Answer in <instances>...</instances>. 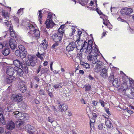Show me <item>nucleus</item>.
Wrapping results in <instances>:
<instances>
[{"label":"nucleus","instance_id":"obj_1","mask_svg":"<svg viewBox=\"0 0 134 134\" xmlns=\"http://www.w3.org/2000/svg\"><path fill=\"white\" fill-rule=\"evenodd\" d=\"M28 60L26 63H24L23 65H21V68L15 67V76H22L24 73L27 74L28 73V66H34L37 62L36 58L31 55H28L27 57Z\"/></svg>","mask_w":134,"mask_h":134},{"label":"nucleus","instance_id":"obj_2","mask_svg":"<svg viewBox=\"0 0 134 134\" xmlns=\"http://www.w3.org/2000/svg\"><path fill=\"white\" fill-rule=\"evenodd\" d=\"M91 51L89 53L87 58L88 60L93 64H95L97 61V56L99 50L96 47H93Z\"/></svg>","mask_w":134,"mask_h":134},{"label":"nucleus","instance_id":"obj_3","mask_svg":"<svg viewBox=\"0 0 134 134\" xmlns=\"http://www.w3.org/2000/svg\"><path fill=\"white\" fill-rule=\"evenodd\" d=\"M93 46V41L92 40H90L88 41V42L84 41V42L81 46L80 49L79 48L78 46L77 47V49L80 50V52L83 51V49H86V52L90 53V52L93 49V47H96Z\"/></svg>","mask_w":134,"mask_h":134},{"label":"nucleus","instance_id":"obj_4","mask_svg":"<svg viewBox=\"0 0 134 134\" xmlns=\"http://www.w3.org/2000/svg\"><path fill=\"white\" fill-rule=\"evenodd\" d=\"M25 84V82L24 81L22 80L19 81L17 86L18 89L20 90L22 93L25 92L27 90Z\"/></svg>","mask_w":134,"mask_h":134},{"label":"nucleus","instance_id":"obj_5","mask_svg":"<svg viewBox=\"0 0 134 134\" xmlns=\"http://www.w3.org/2000/svg\"><path fill=\"white\" fill-rule=\"evenodd\" d=\"M28 26L29 28L31 31L33 32V33L36 37H40V32L38 30L35 29L33 25L30 23L28 24Z\"/></svg>","mask_w":134,"mask_h":134},{"label":"nucleus","instance_id":"obj_6","mask_svg":"<svg viewBox=\"0 0 134 134\" xmlns=\"http://www.w3.org/2000/svg\"><path fill=\"white\" fill-rule=\"evenodd\" d=\"M126 95L130 99L134 98V88L132 87L125 91Z\"/></svg>","mask_w":134,"mask_h":134},{"label":"nucleus","instance_id":"obj_7","mask_svg":"<svg viewBox=\"0 0 134 134\" xmlns=\"http://www.w3.org/2000/svg\"><path fill=\"white\" fill-rule=\"evenodd\" d=\"M11 99L14 101L19 102L22 100V96L21 94H14L12 96Z\"/></svg>","mask_w":134,"mask_h":134},{"label":"nucleus","instance_id":"obj_8","mask_svg":"<svg viewBox=\"0 0 134 134\" xmlns=\"http://www.w3.org/2000/svg\"><path fill=\"white\" fill-rule=\"evenodd\" d=\"M63 36L61 34L58 33H55L52 36V38L55 42H60L62 39Z\"/></svg>","mask_w":134,"mask_h":134},{"label":"nucleus","instance_id":"obj_9","mask_svg":"<svg viewBox=\"0 0 134 134\" xmlns=\"http://www.w3.org/2000/svg\"><path fill=\"white\" fill-rule=\"evenodd\" d=\"M51 17H47V20L45 22V24L47 28H52L54 25L55 24L52 20Z\"/></svg>","mask_w":134,"mask_h":134},{"label":"nucleus","instance_id":"obj_10","mask_svg":"<svg viewBox=\"0 0 134 134\" xmlns=\"http://www.w3.org/2000/svg\"><path fill=\"white\" fill-rule=\"evenodd\" d=\"M76 42L74 41H72L70 42L68 45L66 47V50L68 52H70L73 51L75 48H77Z\"/></svg>","mask_w":134,"mask_h":134},{"label":"nucleus","instance_id":"obj_11","mask_svg":"<svg viewBox=\"0 0 134 134\" xmlns=\"http://www.w3.org/2000/svg\"><path fill=\"white\" fill-rule=\"evenodd\" d=\"M25 114L23 113H20L19 111L15 112L13 115L18 119H24L25 118Z\"/></svg>","mask_w":134,"mask_h":134},{"label":"nucleus","instance_id":"obj_12","mask_svg":"<svg viewBox=\"0 0 134 134\" xmlns=\"http://www.w3.org/2000/svg\"><path fill=\"white\" fill-rule=\"evenodd\" d=\"M95 64H96V65L94 70L95 72H98L100 71L101 68L103 66V63L102 62L98 61Z\"/></svg>","mask_w":134,"mask_h":134},{"label":"nucleus","instance_id":"obj_13","mask_svg":"<svg viewBox=\"0 0 134 134\" xmlns=\"http://www.w3.org/2000/svg\"><path fill=\"white\" fill-rule=\"evenodd\" d=\"M9 45L12 50L15 49L16 46V42L15 40L12 38L10 39L9 41Z\"/></svg>","mask_w":134,"mask_h":134},{"label":"nucleus","instance_id":"obj_14","mask_svg":"<svg viewBox=\"0 0 134 134\" xmlns=\"http://www.w3.org/2000/svg\"><path fill=\"white\" fill-rule=\"evenodd\" d=\"M15 70V68L14 69L13 67L10 66L9 67L7 68L6 73L9 76L13 75L15 76L14 74Z\"/></svg>","mask_w":134,"mask_h":134},{"label":"nucleus","instance_id":"obj_15","mask_svg":"<svg viewBox=\"0 0 134 134\" xmlns=\"http://www.w3.org/2000/svg\"><path fill=\"white\" fill-rule=\"evenodd\" d=\"M108 70L105 68L102 69L100 72V74L101 76L104 78H107L108 77Z\"/></svg>","mask_w":134,"mask_h":134},{"label":"nucleus","instance_id":"obj_16","mask_svg":"<svg viewBox=\"0 0 134 134\" xmlns=\"http://www.w3.org/2000/svg\"><path fill=\"white\" fill-rule=\"evenodd\" d=\"M24 63H25L24 62L23 63L21 60H20L16 59L13 62V64L16 66L15 67L20 68V66H21V65H23Z\"/></svg>","mask_w":134,"mask_h":134},{"label":"nucleus","instance_id":"obj_17","mask_svg":"<svg viewBox=\"0 0 134 134\" xmlns=\"http://www.w3.org/2000/svg\"><path fill=\"white\" fill-rule=\"evenodd\" d=\"M67 106L65 105L60 104L58 107V111L60 112L65 111L67 109Z\"/></svg>","mask_w":134,"mask_h":134},{"label":"nucleus","instance_id":"obj_18","mask_svg":"<svg viewBox=\"0 0 134 134\" xmlns=\"http://www.w3.org/2000/svg\"><path fill=\"white\" fill-rule=\"evenodd\" d=\"M14 122L12 121H9L6 124L7 129L9 130L13 129L14 128Z\"/></svg>","mask_w":134,"mask_h":134},{"label":"nucleus","instance_id":"obj_19","mask_svg":"<svg viewBox=\"0 0 134 134\" xmlns=\"http://www.w3.org/2000/svg\"><path fill=\"white\" fill-rule=\"evenodd\" d=\"M26 129L27 130V132L30 134H33L34 130L33 127L30 125H26Z\"/></svg>","mask_w":134,"mask_h":134},{"label":"nucleus","instance_id":"obj_20","mask_svg":"<svg viewBox=\"0 0 134 134\" xmlns=\"http://www.w3.org/2000/svg\"><path fill=\"white\" fill-rule=\"evenodd\" d=\"M1 14L3 17L8 19L9 18V13L6 10L2 9L1 11Z\"/></svg>","mask_w":134,"mask_h":134},{"label":"nucleus","instance_id":"obj_21","mask_svg":"<svg viewBox=\"0 0 134 134\" xmlns=\"http://www.w3.org/2000/svg\"><path fill=\"white\" fill-rule=\"evenodd\" d=\"M10 52V49L9 47H5L2 51V54L5 56L8 55Z\"/></svg>","mask_w":134,"mask_h":134},{"label":"nucleus","instance_id":"obj_22","mask_svg":"<svg viewBox=\"0 0 134 134\" xmlns=\"http://www.w3.org/2000/svg\"><path fill=\"white\" fill-rule=\"evenodd\" d=\"M113 86L115 87H120V82L118 81V79L117 78H115L114 80L112 82Z\"/></svg>","mask_w":134,"mask_h":134},{"label":"nucleus","instance_id":"obj_23","mask_svg":"<svg viewBox=\"0 0 134 134\" xmlns=\"http://www.w3.org/2000/svg\"><path fill=\"white\" fill-rule=\"evenodd\" d=\"M6 79V81L7 83H10L14 81L15 80L14 77L10 76Z\"/></svg>","mask_w":134,"mask_h":134},{"label":"nucleus","instance_id":"obj_24","mask_svg":"<svg viewBox=\"0 0 134 134\" xmlns=\"http://www.w3.org/2000/svg\"><path fill=\"white\" fill-rule=\"evenodd\" d=\"M127 85L126 82H124V83L121 84V87L120 88V90L122 91H124L125 90L128 89L127 88Z\"/></svg>","mask_w":134,"mask_h":134},{"label":"nucleus","instance_id":"obj_25","mask_svg":"<svg viewBox=\"0 0 134 134\" xmlns=\"http://www.w3.org/2000/svg\"><path fill=\"white\" fill-rule=\"evenodd\" d=\"M114 74L112 72L110 73V76L108 77V80L110 82H112L114 80Z\"/></svg>","mask_w":134,"mask_h":134},{"label":"nucleus","instance_id":"obj_26","mask_svg":"<svg viewBox=\"0 0 134 134\" xmlns=\"http://www.w3.org/2000/svg\"><path fill=\"white\" fill-rule=\"evenodd\" d=\"M105 124L110 129H111L113 127L111 122L109 120H105Z\"/></svg>","mask_w":134,"mask_h":134},{"label":"nucleus","instance_id":"obj_27","mask_svg":"<svg viewBox=\"0 0 134 134\" xmlns=\"http://www.w3.org/2000/svg\"><path fill=\"white\" fill-rule=\"evenodd\" d=\"M27 52L26 50L21 51L20 55V57L21 58H25L27 54Z\"/></svg>","mask_w":134,"mask_h":134},{"label":"nucleus","instance_id":"obj_28","mask_svg":"<svg viewBox=\"0 0 134 134\" xmlns=\"http://www.w3.org/2000/svg\"><path fill=\"white\" fill-rule=\"evenodd\" d=\"M8 30L9 31L11 36L13 38H15L16 37V36L15 35V32L13 30V27H10V28Z\"/></svg>","mask_w":134,"mask_h":134},{"label":"nucleus","instance_id":"obj_29","mask_svg":"<svg viewBox=\"0 0 134 134\" xmlns=\"http://www.w3.org/2000/svg\"><path fill=\"white\" fill-rule=\"evenodd\" d=\"M16 124L17 127L19 129L20 128V127H21V128L22 127H23L24 126V123L22 121H17Z\"/></svg>","mask_w":134,"mask_h":134},{"label":"nucleus","instance_id":"obj_30","mask_svg":"<svg viewBox=\"0 0 134 134\" xmlns=\"http://www.w3.org/2000/svg\"><path fill=\"white\" fill-rule=\"evenodd\" d=\"M44 42L41 44V45L42 47H43L44 49H46L47 47V43L45 39L43 40Z\"/></svg>","mask_w":134,"mask_h":134},{"label":"nucleus","instance_id":"obj_31","mask_svg":"<svg viewBox=\"0 0 134 134\" xmlns=\"http://www.w3.org/2000/svg\"><path fill=\"white\" fill-rule=\"evenodd\" d=\"M87 107L86 108V113L89 117V115L91 113V108L88 105H86Z\"/></svg>","mask_w":134,"mask_h":134},{"label":"nucleus","instance_id":"obj_32","mask_svg":"<svg viewBox=\"0 0 134 134\" xmlns=\"http://www.w3.org/2000/svg\"><path fill=\"white\" fill-rule=\"evenodd\" d=\"M0 121L1 123L3 125L5 123L3 115L1 114V113H0Z\"/></svg>","mask_w":134,"mask_h":134},{"label":"nucleus","instance_id":"obj_33","mask_svg":"<svg viewBox=\"0 0 134 134\" xmlns=\"http://www.w3.org/2000/svg\"><path fill=\"white\" fill-rule=\"evenodd\" d=\"M9 22L7 20H5V22L4 23V24L6 25L7 26V28L8 29H9L10 28V27H12L11 26V25L10 24H9Z\"/></svg>","mask_w":134,"mask_h":134},{"label":"nucleus","instance_id":"obj_34","mask_svg":"<svg viewBox=\"0 0 134 134\" xmlns=\"http://www.w3.org/2000/svg\"><path fill=\"white\" fill-rule=\"evenodd\" d=\"M126 15H129L133 12V10L131 8H126Z\"/></svg>","mask_w":134,"mask_h":134},{"label":"nucleus","instance_id":"obj_35","mask_svg":"<svg viewBox=\"0 0 134 134\" xmlns=\"http://www.w3.org/2000/svg\"><path fill=\"white\" fill-rule=\"evenodd\" d=\"M83 88H85V91L86 92H87L91 90V86L88 84L87 85L84 86Z\"/></svg>","mask_w":134,"mask_h":134},{"label":"nucleus","instance_id":"obj_36","mask_svg":"<svg viewBox=\"0 0 134 134\" xmlns=\"http://www.w3.org/2000/svg\"><path fill=\"white\" fill-rule=\"evenodd\" d=\"M48 71V69L47 68H43L41 70V74L44 73H47Z\"/></svg>","mask_w":134,"mask_h":134},{"label":"nucleus","instance_id":"obj_37","mask_svg":"<svg viewBox=\"0 0 134 134\" xmlns=\"http://www.w3.org/2000/svg\"><path fill=\"white\" fill-rule=\"evenodd\" d=\"M42 10H41L38 11V12L39 13V14L38 16V18H39V21L41 24H42L41 18L42 17V13L41 12H42Z\"/></svg>","mask_w":134,"mask_h":134},{"label":"nucleus","instance_id":"obj_38","mask_svg":"<svg viewBox=\"0 0 134 134\" xmlns=\"http://www.w3.org/2000/svg\"><path fill=\"white\" fill-rule=\"evenodd\" d=\"M77 41V43L79 45V46H80L81 47V46L84 42V41L80 40H79L78 39V40Z\"/></svg>","mask_w":134,"mask_h":134},{"label":"nucleus","instance_id":"obj_39","mask_svg":"<svg viewBox=\"0 0 134 134\" xmlns=\"http://www.w3.org/2000/svg\"><path fill=\"white\" fill-rule=\"evenodd\" d=\"M60 42H55V43L53 44L52 46V48L53 49H56L57 46H58Z\"/></svg>","mask_w":134,"mask_h":134},{"label":"nucleus","instance_id":"obj_40","mask_svg":"<svg viewBox=\"0 0 134 134\" xmlns=\"http://www.w3.org/2000/svg\"><path fill=\"white\" fill-rule=\"evenodd\" d=\"M80 53L78 54L77 55V57L78 59H79L80 60H82V53L81 52H80Z\"/></svg>","mask_w":134,"mask_h":134},{"label":"nucleus","instance_id":"obj_41","mask_svg":"<svg viewBox=\"0 0 134 134\" xmlns=\"http://www.w3.org/2000/svg\"><path fill=\"white\" fill-rule=\"evenodd\" d=\"M18 47L19 49L21 51H24V50H26L25 48L24 47L23 45L20 44L18 46Z\"/></svg>","mask_w":134,"mask_h":134},{"label":"nucleus","instance_id":"obj_42","mask_svg":"<svg viewBox=\"0 0 134 134\" xmlns=\"http://www.w3.org/2000/svg\"><path fill=\"white\" fill-rule=\"evenodd\" d=\"M21 51H20L19 50H16L15 52V54L18 57H20V53Z\"/></svg>","mask_w":134,"mask_h":134},{"label":"nucleus","instance_id":"obj_43","mask_svg":"<svg viewBox=\"0 0 134 134\" xmlns=\"http://www.w3.org/2000/svg\"><path fill=\"white\" fill-rule=\"evenodd\" d=\"M61 34V35L63 36V35L64 33L63 32V30L62 29L59 28L58 30V32H57L56 33H58Z\"/></svg>","mask_w":134,"mask_h":134},{"label":"nucleus","instance_id":"obj_44","mask_svg":"<svg viewBox=\"0 0 134 134\" xmlns=\"http://www.w3.org/2000/svg\"><path fill=\"white\" fill-rule=\"evenodd\" d=\"M126 8L125 9H122L121 11L120 12L122 14H126Z\"/></svg>","mask_w":134,"mask_h":134},{"label":"nucleus","instance_id":"obj_45","mask_svg":"<svg viewBox=\"0 0 134 134\" xmlns=\"http://www.w3.org/2000/svg\"><path fill=\"white\" fill-rule=\"evenodd\" d=\"M104 125V124L103 123L100 124L98 126V129L99 130H102L103 128Z\"/></svg>","mask_w":134,"mask_h":134},{"label":"nucleus","instance_id":"obj_46","mask_svg":"<svg viewBox=\"0 0 134 134\" xmlns=\"http://www.w3.org/2000/svg\"><path fill=\"white\" fill-rule=\"evenodd\" d=\"M37 57L39 58H40L41 60H42L43 59V58L41 54L38 52L37 54H36Z\"/></svg>","mask_w":134,"mask_h":134},{"label":"nucleus","instance_id":"obj_47","mask_svg":"<svg viewBox=\"0 0 134 134\" xmlns=\"http://www.w3.org/2000/svg\"><path fill=\"white\" fill-rule=\"evenodd\" d=\"M125 110L129 114H132L133 113V112L132 111H131L128 108H127Z\"/></svg>","mask_w":134,"mask_h":134},{"label":"nucleus","instance_id":"obj_48","mask_svg":"<svg viewBox=\"0 0 134 134\" xmlns=\"http://www.w3.org/2000/svg\"><path fill=\"white\" fill-rule=\"evenodd\" d=\"M39 94L41 95H45V93L43 90H40L39 92Z\"/></svg>","mask_w":134,"mask_h":134},{"label":"nucleus","instance_id":"obj_49","mask_svg":"<svg viewBox=\"0 0 134 134\" xmlns=\"http://www.w3.org/2000/svg\"><path fill=\"white\" fill-rule=\"evenodd\" d=\"M60 86V84H57L53 86V87L55 89H57L58 88L59 86Z\"/></svg>","mask_w":134,"mask_h":134},{"label":"nucleus","instance_id":"obj_50","mask_svg":"<svg viewBox=\"0 0 134 134\" xmlns=\"http://www.w3.org/2000/svg\"><path fill=\"white\" fill-rule=\"evenodd\" d=\"M103 116L107 119L106 120H108L109 119V116L108 115H107L105 114H104Z\"/></svg>","mask_w":134,"mask_h":134},{"label":"nucleus","instance_id":"obj_51","mask_svg":"<svg viewBox=\"0 0 134 134\" xmlns=\"http://www.w3.org/2000/svg\"><path fill=\"white\" fill-rule=\"evenodd\" d=\"M86 68H90V65L89 64L85 63L83 66Z\"/></svg>","mask_w":134,"mask_h":134},{"label":"nucleus","instance_id":"obj_52","mask_svg":"<svg viewBox=\"0 0 134 134\" xmlns=\"http://www.w3.org/2000/svg\"><path fill=\"white\" fill-rule=\"evenodd\" d=\"M4 132V129L2 127H0V133H3Z\"/></svg>","mask_w":134,"mask_h":134},{"label":"nucleus","instance_id":"obj_53","mask_svg":"<svg viewBox=\"0 0 134 134\" xmlns=\"http://www.w3.org/2000/svg\"><path fill=\"white\" fill-rule=\"evenodd\" d=\"M92 114L93 115L92 118L93 119H96L97 116V115L95 113H93Z\"/></svg>","mask_w":134,"mask_h":134},{"label":"nucleus","instance_id":"obj_54","mask_svg":"<svg viewBox=\"0 0 134 134\" xmlns=\"http://www.w3.org/2000/svg\"><path fill=\"white\" fill-rule=\"evenodd\" d=\"M92 103L94 106H96L97 104V102L95 100H93L92 101Z\"/></svg>","mask_w":134,"mask_h":134},{"label":"nucleus","instance_id":"obj_55","mask_svg":"<svg viewBox=\"0 0 134 134\" xmlns=\"http://www.w3.org/2000/svg\"><path fill=\"white\" fill-rule=\"evenodd\" d=\"M82 32L81 31H78V35L77 36V37L78 38H80L81 35V34Z\"/></svg>","mask_w":134,"mask_h":134},{"label":"nucleus","instance_id":"obj_56","mask_svg":"<svg viewBox=\"0 0 134 134\" xmlns=\"http://www.w3.org/2000/svg\"><path fill=\"white\" fill-rule=\"evenodd\" d=\"M100 102L101 104V105L103 107H104V102L102 100H100Z\"/></svg>","mask_w":134,"mask_h":134},{"label":"nucleus","instance_id":"obj_57","mask_svg":"<svg viewBox=\"0 0 134 134\" xmlns=\"http://www.w3.org/2000/svg\"><path fill=\"white\" fill-rule=\"evenodd\" d=\"M14 19L15 21H16V23H19V19L18 18L16 17V16H14Z\"/></svg>","mask_w":134,"mask_h":134},{"label":"nucleus","instance_id":"obj_58","mask_svg":"<svg viewBox=\"0 0 134 134\" xmlns=\"http://www.w3.org/2000/svg\"><path fill=\"white\" fill-rule=\"evenodd\" d=\"M117 19H118V20L119 21H120L122 22H126L127 23L126 21L124 20L123 19H121V18H120V17L118 18Z\"/></svg>","mask_w":134,"mask_h":134},{"label":"nucleus","instance_id":"obj_59","mask_svg":"<svg viewBox=\"0 0 134 134\" xmlns=\"http://www.w3.org/2000/svg\"><path fill=\"white\" fill-rule=\"evenodd\" d=\"M23 12V9L22 8H21L18 10L17 14H19L21 12Z\"/></svg>","mask_w":134,"mask_h":134},{"label":"nucleus","instance_id":"obj_60","mask_svg":"<svg viewBox=\"0 0 134 134\" xmlns=\"http://www.w3.org/2000/svg\"><path fill=\"white\" fill-rule=\"evenodd\" d=\"M48 121L51 123L53 122V121L52 118H48Z\"/></svg>","mask_w":134,"mask_h":134},{"label":"nucleus","instance_id":"obj_61","mask_svg":"<svg viewBox=\"0 0 134 134\" xmlns=\"http://www.w3.org/2000/svg\"><path fill=\"white\" fill-rule=\"evenodd\" d=\"M95 119L92 118L90 120V122H91L92 124H93L95 122Z\"/></svg>","mask_w":134,"mask_h":134},{"label":"nucleus","instance_id":"obj_62","mask_svg":"<svg viewBox=\"0 0 134 134\" xmlns=\"http://www.w3.org/2000/svg\"><path fill=\"white\" fill-rule=\"evenodd\" d=\"M80 101L81 102L82 104H86V103H85V100L83 98H82L80 99Z\"/></svg>","mask_w":134,"mask_h":134},{"label":"nucleus","instance_id":"obj_63","mask_svg":"<svg viewBox=\"0 0 134 134\" xmlns=\"http://www.w3.org/2000/svg\"><path fill=\"white\" fill-rule=\"evenodd\" d=\"M48 95L51 97H53V94L50 91H48Z\"/></svg>","mask_w":134,"mask_h":134},{"label":"nucleus","instance_id":"obj_64","mask_svg":"<svg viewBox=\"0 0 134 134\" xmlns=\"http://www.w3.org/2000/svg\"><path fill=\"white\" fill-rule=\"evenodd\" d=\"M34 79L37 82H38L40 80L39 79L37 76H35Z\"/></svg>","mask_w":134,"mask_h":134}]
</instances>
